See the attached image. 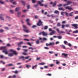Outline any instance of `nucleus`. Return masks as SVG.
<instances>
[{
	"label": "nucleus",
	"instance_id": "obj_1",
	"mask_svg": "<svg viewBox=\"0 0 78 78\" xmlns=\"http://www.w3.org/2000/svg\"><path fill=\"white\" fill-rule=\"evenodd\" d=\"M23 27L24 28V29H23L24 32H25L26 33H29V30H28V27L25 26L24 25H23Z\"/></svg>",
	"mask_w": 78,
	"mask_h": 78
},
{
	"label": "nucleus",
	"instance_id": "obj_2",
	"mask_svg": "<svg viewBox=\"0 0 78 78\" xmlns=\"http://www.w3.org/2000/svg\"><path fill=\"white\" fill-rule=\"evenodd\" d=\"M43 22L41 21V20H39V21L37 23V26H43Z\"/></svg>",
	"mask_w": 78,
	"mask_h": 78
},
{
	"label": "nucleus",
	"instance_id": "obj_3",
	"mask_svg": "<svg viewBox=\"0 0 78 78\" xmlns=\"http://www.w3.org/2000/svg\"><path fill=\"white\" fill-rule=\"evenodd\" d=\"M38 4H39L40 6H44L46 8L47 7V5H44V4H42V3H41V2L40 1H38Z\"/></svg>",
	"mask_w": 78,
	"mask_h": 78
},
{
	"label": "nucleus",
	"instance_id": "obj_4",
	"mask_svg": "<svg viewBox=\"0 0 78 78\" xmlns=\"http://www.w3.org/2000/svg\"><path fill=\"white\" fill-rule=\"evenodd\" d=\"M2 52L3 53H5V55H7V54H8V51L7 49H5L3 50L2 51Z\"/></svg>",
	"mask_w": 78,
	"mask_h": 78
},
{
	"label": "nucleus",
	"instance_id": "obj_5",
	"mask_svg": "<svg viewBox=\"0 0 78 78\" xmlns=\"http://www.w3.org/2000/svg\"><path fill=\"white\" fill-rule=\"evenodd\" d=\"M72 26L73 27H74L75 28V29H77V28H78V25L76 24H72Z\"/></svg>",
	"mask_w": 78,
	"mask_h": 78
},
{
	"label": "nucleus",
	"instance_id": "obj_6",
	"mask_svg": "<svg viewBox=\"0 0 78 78\" xmlns=\"http://www.w3.org/2000/svg\"><path fill=\"white\" fill-rule=\"evenodd\" d=\"M56 30L57 31L58 33H59L60 34H61L62 33H65V32L63 31H59V29H56Z\"/></svg>",
	"mask_w": 78,
	"mask_h": 78
},
{
	"label": "nucleus",
	"instance_id": "obj_7",
	"mask_svg": "<svg viewBox=\"0 0 78 78\" xmlns=\"http://www.w3.org/2000/svg\"><path fill=\"white\" fill-rule=\"evenodd\" d=\"M42 34L43 36H48V34H47V33H45V32L44 31L42 32Z\"/></svg>",
	"mask_w": 78,
	"mask_h": 78
},
{
	"label": "nucleus",
	"instance_id": "obj_8",
	"mask_svg": "<svg viewBox=\"0 0 78 78\" xmlns=\"http://www.w3.org/2000/svg\"><path fill=\"white\" fill-rule=\"evenodd\" d=\"M64 13H65L66 15V16L67 17H68V13H67L66 12H61V15H62V16H64Z\"/></svg>",
	"mask_w": 78,
	"mask_h": 78
},
{
	"label": "nucleus",
	"instance_id": "obj_9",
	"mask_svg": "<svg viewBox=\"0 0 78 78\" xmlns=\"http://www.w3.org/2000/svg\"><path fill=\"white\" fill-rule=\"evenodd\" d=\"M69 6H67L65 8L66 9H68V10H73V8L70 7L69 8Z\"/></svg>",
	"mask_w": 78,
	"mask_h": 78
},
{
	"label": "nucleus",
	"instance_id": "obj_10",
	"mask_svg": "<svg viewBox=\"0 0 78 78\" xmlns=\"http://www.w3.org/2000/svg\"><path fill=\"white\" fill-rule=\"evenodd\" d=\"M17 14L18 17H20V15H21V12H18L17 13Z\"/></svg>",
	"mask_w": 78,
	"mask_h": 78
},
{
	"label": "nucleus",
	"instance_id": "obj_11",
	"mask_svg": "<svg viewBox=\"0 0 78 78\" xmlns=\"http://www.w3.org/2000/svg\"><path fill=\"white\" fill-rule=\"evenodd\" d=\"M55 45V43L54 42L50 43L48 46H49V45Z\"/></svg>",
	"mask_w": 78,
	"mask_h": 78
},
{
	"label": "nucleus",
	"instance_id": "obj_12",
	"mask_svg": "<svg viewBox=\"0 0 78 78\" xmlns=\"http://www.w3.org/2000/svg\"><path fill=\"white\" fill-rule=\"evenodd\" d=\"M13 55H14V53H9L8 54L9 56L10 57H11V56H12Z\"/></svg>",
	"mask_w": 78,
	"mask_h": 78
},
{
	"label": "nucleus",
	"instance_id": "obj_13",
	"mask_svg": "<svg viewBox=\"0 0 78 78\" xmlns=\"http://www.w3.org/2000/svg\"><path fill=\"white\" fill-rule=\"evenodd\" d=\"M19 59H23V61H24V60H25V57L24 56H21V57H20L19 58Z\"/></svg>",
	"mask_w": 78,
	"mask_h": 78
},
{
	"label": "nucleus",
	"instance_id": "obj_14",
	"mask_svg": "<svg viewBox=\"0 0 78 78\" xmlns=\"http://www.w3.org/2000/svg\"><path fill=\"white\" fill-rule=\"evenodd\" d=\"M66 3H67V4H68V5H70V4L72 3V2L70 1H68L66 2Z\"/></svg>",
	"mask_w": 78,
	"mask_h": 78
},
{
	"label": "nucleus",
	"instance_id": "obj_15",
	"mask_svg": "<svg viewBox=\"0 0 78 78\" xmlns=\"http://www.w3.org/2000/svg\"><path fill=\"white\" fill-rule=\"evenodd\" d=\"M62 55H63V56H64L65 57H67V55H67V54H66L65 53H63L62 54Z\"/></svg>",
	"mask_w": 78,
	"mask_h": 78
},
{
	"label": "nucleus",
	"instance_id": "obj_16",
	"mask_svg": "<svg viewBox=\"0 0 78 78\" xmlns=\"http://www.w3.org/2000/svg\"><path fill=\"white\" fill-rule=\"evenodd\" d=\"M0 20H3V21L5 20V19L4 18H3V17L2 16H0Z\"/></svg>",
	"mask_w": 78,
	"mask_h": 78
},
{
	"label": "nucleus",
	"instance_id": "obj_17",
	"mask_svg": "<svg viewBox=\"0 0 78 78\" xmlns=\"http://www.w3.org/2000/svg\"><path fill=\"white\" fill-rule=\"evenodd\" d=\"M2 50H6V47L5 46L4 47H1Z\"/></svg>",
	"mask_w": 78,
	"mask_h": 78
},
{
	"label": "nucleus",
	"instance_id": "obj_18",
	"mask_svg": "<svg viewBox=\"0 0 78 78\" xmlns=\"http://www.w3.org/2000/svg\"><path fill=\"white\" fill-rule=\"evenodd\" d=\"M54 13L55 14H59V11H57V10H55V11L54 12Z\"/></svg>",
	"mask_w": 78,
	"mask_h": 78
},
{
	"label": "nucleus",
	"instance_id": "obj_19",
	"mask_svg": "<svg viewBox=\"0 0 78 78\" xmlns=\"http://www.w3.org/2000/svg\"><path fill=\"white\" fill-rule=\"evenodd\" d=\"M23 42L21 41L18 44V45H21L22 44H23Z\"/></svg>",
	"mask_w": 78,
	"mask_h": 78
},
{
	"label": "nucleus",
	"instance_id": "obj_20",
	"mask_svg": "<svg viewBox=\"0 0 78 78\" xmlns=\"http://www.w3.org/2000/svg\"><path fill=\"white\" fill-rule=\"evenodd\" d=\"M20 8L18 7V8H16V9L15 10L16 11H19V10H20Z\"/></svg>",
	"mask_w": 78,
	"mask_h": 78
},
{
	"label": "nucleus",
	"instance_id": "obj_21",
	"mask_svg": "<svg viewBox=\"0 0 78 78\" xmlns=\"http://www.w3.org/2000/svg\"><path fill=\"white\" fill-rule=\"evenodd\" d=\"M13 54H14L15 55H17L18 54V53H17V52H16V51H13Z\"/></svg>",
	"mask_w": 78,
	"mask_h": 78
},
{
	"label": "nucleus",
	"instance_id": "obj_22",
	"mask_svg": "<svg viewBox=\"0 0 78 78\" xmlns=\"http://www.w3.org/2000/svg\"><path fill=\"white\" fill-rule=\"evenodd\" d=\"M64 43L65 45H67V44H68V42H67V41H64Z\"/></svg>",
	"mask_w": 78,
	"mask_h": 78
},
{
	"label": "nucleus",
	"instance_id": "obj_23",
	"mask_svg": "<svg viewBox=\"0 0 78 78\" xmlns=\"http://www.w3.org/2000/svg\"><path fill=\"white\" fill-rule=\"evenodd\" d=\"M73 12H70L69 15V16H73Z\"/></svg>",
	"mask_w": 78,
	"mask_h": 78
},
{
	"label": "nucleus",
	"instance_id": "obj_24",
	"mask_svg": "<svg viewBox=\"0 0 78 78\" xmlns=\"http://www.w3.org/2000/svg\"><path fill=\"white\" fill-rule=\"evenodd\" d=\"M58 10H62V11H64V9H62V8H59Z\"/></svg>",
	"mask_w": 78,
	"mask_h": 78
},
{
	"label": "nucleus",
	"instance_id": "obj_25",
	"mask_svg": "<svg viewBox=\"0 0 78 78\" xmlns=\"http://www.w3.org/2000/svg\"><path fill=\"white\" fill-rule=\"evenodd\" d=\"M12 72L13 73H16V74H17L18 73V71L17 70H16L15 71H12Z\"/></svg>",
	"mask_w": 78,
	"mask_h": 78
},
{
	"label": "nucleus",
	"instance_id": "obj_26",
	"mask_svg": "<svg viewBox=\"0 0 78 78\" xmlns=\"http://www.w3.org/2000/svg\"><path fill=\"white\" fill-rule=\"evenodd\" d=\"M0 3H1V4H4L5 3V2H4L3 1L0 0Z\"/></svg>",
	"mask_w": 78,
	"mask_h": 78
},
{
	"label": "nucleus",
	"instance_id": "obj_27",
	"mask_svg": "<svg viewBox=\"0 0 78 78\" xmlns=\"http://www.w3.org/2000/svg\"><path fill=\"white\" fill-rule=\"evenodd\" d=\"M57 26L58 27H61V24H60V23H58L57 24Z\"/></svg>",
	"mask_w": 78,
	"mask_h": 78
},
{
	"label": "nucleus",
	"instance_id": "obj_28",
	"mask_svg": "<svg viewBox=\"0 0 78 78\" xmlns=\"http://www.w3.org/2000/svg\"><path fill=\"white\" fill-rule=\"evenodd\" d=\"M38 6V4L35 5L33 6V7L34 8H37Z\"/></svg>",
	"mask_w": 78,
	"mask_h": 78
},
{
	"label": "nucleus",
	"instance_id": "obj_29",
	"mask_svg": "<svg viewBox=\"0 0 78 78\" xmlns=\"http://www.w3.org/2000/svg\"><path fill=\"white\" fill-rule=\"evenodd\" d=\"M44 64H45V63L44 62H42V63H41L39 64V65H44Z\"/></svg>",
	"mask_w": 78,
	"mask_h": 78
},
{
	"label": "nucleus",
	"instance_id": "obj_30",
	"mask_svg": "<svg viewBox=\"0 0 78 78\" xmlns=\"http://www.w3.org/2000/svg\"><path fill=\"white\" fill-rule=\"evenodd\" d=\"M21 2H22L23 5L24 6H25V2L23 1H22Z\"/></svg>",
	"mask_w": 78,
	"mask_h": 78
},
{
	"label": "nucleus",
	"instance_id": "obj_31",
	"mask_svg": "<svg viewBox=\"0 0 78 78\" xmlns=\"http://www.w3.org/2000/svg\"><path fill=\"white\" fill-rule=\"evenodd\" d=\"M78 30H76V31H73V33H78Z\"/></svg>",
	"mask_w": 78,
	"mask_h": 78
},
{
	"label": "nucleus",
	"instance_id": "obj_32",
	"mask_svg": "<svg viewBox=\"0 0 78 78\" xmlns=\"http://www.w3.org/2000/svg\"><path fill=\"white\" fill-rule=\"evenodd\" d=\"M62 6V4H60L59 5H57V6L58 7H61Z\"/></svg>",
	"mask_w": 78,
	"mask_h": 78
},
{
	"label": "nucleus",
	"instance_id": "obj_33",
	"mask_svg": "<svg viewBox=\"0 0 78 78\" xmlns=\"http://www.w3.org/2000/svg\"><path fill=\"white\" fill-rule=\"evenodd\" d=\"M33 3H35L36 1L35 0H31Z\"/></svg>",
	"mask_w": 78,
	"mask_h": 78
},
{
	"label": "nucleus",
	"instance_id": "obj_34",
	"mask_svg": "<svg viewBox=\"0 0 78 78\" xmlns=\"http://www.w3.org/2000/svg\"><path fill=\"white\" fill-rule=\"evenodd\" d=\"M26 22H27V23L29 22H30V19H27L26 20Z\"/></svg>",
	"mask_w": 78,
	"mask_h": 78
},
{
	"label": "nucleus",
	"instance_id": "obj_35",
	"mask_svg": "<svg viewBox=\"0 0 78 78\" xmlns=\"http://www.w3.org/2000/svg\"><path fill=\"white\" fill-rule=\"evenodd\" d=\"M48 28V26H45L44 27V30H47Z\"/></svg>",
	"mask_w": 78,
	"mask_h": 78
},
{
	"label": "nucleus",
	"instance_id": "obj_36",
	"mask_svg": "<svg viewBox=\"0 0 78 78\" xmlns=\"http://www.w3.org/2000/svg\"><path fill=\"white\" fill-rule=\"evenodd\" d=\"M26 66V67H27V68H28V67H31V66L30 65H28L27 64Z\"/></svg>",
	"mask_w": 78,
	"mask_h": 78
},
{
	"label": "nucleus",
	"instance_id": "obj_37",
	"mask_svg": "<svg viewBox=\"0 0 78 78\" xmlns=\"http://www.w3.org/2000/svg\"><path fill=\"white\" fill-rule=\"evenodd\" d=\"M36 67H37V65H36L35 66H33L32 69H34Z\"/></svg>",
	"mask_w": 78,
	"mask_h": 78
},
{
	"label": "nucleus",
	"instance_id": "obj_38",
	"mask_svg": "<svg viewBox=\"0 0 78 78\" xmlns=\"http://www.w3.org/2000/svg\"><path fill=\"white\" fill-rule=\"evenodd\" d=\"M27 24L28 25H29V26H30V25H31V23H30V22H28L27 23Z\"/></svg>",
	"mask_w": 78,
	"mask_h": 78
},
{
	"label": "nucleus",
	"instance_id": "obj_39",
	"mask_svg": "<svg viewBox=\"0 0 78 78\" xmlns=\"http://www.w3.org/2000/svg\"><path fill=\"white\" fill-rule=\"evenodd\" d=\"M58 38L59 39H62V37L61 36H58Z\"/></svg>",
	"mask_w": 78,
	"mask_h": 78
},
{
	"label": "nucleus",
	"instance_id": "obj_40",
	"mask_svg": "<svg viewBox=\"0 0 78 78\" xmlns=\"http://www.w3.org/2000/svg\"><path fill=\"white\" fill-rule=\"evenodd\" d=\"M4 32V30L2 29L0 30V33H3Z\"/></svg>",
	"mask_w": 78,
	"mask_h": 78
},
{
	"label": "nucleus",
	"instance_id": "obj_41",
	"mask_svg": "<svg viewBox=\"0 0 78 78\" xmlns=\"http://www.w3.org/2000/svg\"><path fill=\"white\" fill-rule=\"evenodd\" d=\"M10 12L11 14H13L14 13V12L13 11V10H10Z\"/></svg>",
	"mask_w": 78,
	"mask_h": 78
},
{
	"label": "nucleus",
	"instance_id": "obj_42",
	"mask_svg": "<svg viewBox=\"0 0 78 78\" xmlns=\"http://www.w3.org/2000/svg\"><path fill=\"white\" fill-rule=\"evenodd\" d=\"M27 44H28L29 45H30V46H31V44L30 43L27 42Z\"/></svg>",
	"mask_w": 78,
	"mask_h": 78
},
{
	"label": "nucleus",
	"instance_id": "obj_43",
	"mask_svg": "<svg viewBox=\"0 0 78 78\" xmlns=\"http://www.w3.org/2000/svg\"><path fill=\"white\" fill-rule=\"evenodd\" d=\"M5 30H9V28L8 27H5Z\"/></svg>",
	"mask_w": 78,
	"mask_h": 78
},
{
	"label": "nucleus",
	"instance_id": "obj_44",
	"mask_svg": "<svg viewBox=\"0 0 78 78\" xmlns=\"http://www.w3.org/2000/svg\"><path fill=\"white\" fill-rule=\"evenodd\" d=\"M65 25H64L63 24H62V28L63 29L64 28V27H65Z\"/></svg>",
	"mask_w": 78,
	"mask_h": 78
},
{
	"label": "nucleus",
	"instance_id": "obj_45",
	"mask_svg": "<svg viewBox=\"0 0 78 78\" xmlns=\"http://www.w3.org/2000/svg\"><path fill=\"white\" fill-rule=\"evenodd\" d=\"M34 18L35 19H38V16L36 15L34 16Z\"/></svg>",
	"mask_w": 78,
	"mask_h": 78
},
{
	"label": "nucleus",
	"instance_id": "obj_46",
	"mask_svg": "<svg viewBox=\"0 0 78 78\" xmlns=\"http://www.w3.org/2000/svg\"><path fill=\"white\" fill-rule=\"evenodd\" d=\"M29 58H30V56H28L27 57H26L25 59H29Z\"/></svg>",
	"mask_w": 78,
	"mask_h": 78
},
{
	"label": "nucleus",
	"instance_id": "obj_47",
	"mask_svg": "<svg viewBox=\"0 0 78 78\" xmlns=\"http://www.w3.org/2000/svg\"><path fill=\"white\" fill-rule=\"evenodd\" d=\"M56 3L55 2V3H54L53 5V7H55V6H56Z\"/></svg>",
	"mask_w": 78,
	"mask_h": 78
},
{
	"label": "nucleus",
	"instance_id": "obj_48",
	"mask_svg": "<svg viewBox=\"0 0 78 78\" xmlns=\"http://www.w3.org/2000/svg\"><path fill=\"white\" fill-rule=\"evenodd\" d=\"M30 5H28L27 6V9H30Z\"/></svg>",
	"mask_w": 78,
	"mask_h": 78
},
{
	"label": "nucleus",
	"instance_id": "obj_49",
	"mask_svg": "<svg viewBox=\"0 0 78 78\" xmlns=\"http://www.w3.org/2000/svg\"><path fill=\"white\" fill-rule=\"evenodd\" d=\"M10 51L11 52H14V51H13V49H10Z\"/></svg>",
	"mask_w": 78,
	"mask_h": 78
},
{
	"label": "nucleus",
	"instance_id": "obj_50",
	"mask_svg": "<svg viewBox=\"0 0 78 78\" xmlns=\"http://www.w3.org/2000/svg\"><path fill=\"white\" fill-rule=\"evenodd\" d=\"M24 41H30V40H29V39H24Z\"/></svg>",
	"mask_w": 78,
	"mask_h": 78
},
{
	"label": "nucleus",
	"instance_id": "obj_51",
	"mask_svg": "<svg viewBox=\"0 0 78 78\" xmlns=\"http://www.w3.org/2000/svg\"><path fill=\"white\" fill-rule=\"evenodd\" d=\"M49 53L50 54H52V53H53V51H49Z\"/></svg>",
	"mask_w": 78,
	"mask_h": 78
},
{
	"label": "nucleus",
	"instance_id": "obj_52",
	"mask_svg": "<svg viewBox=\"0 0 78 78\" xmlns=\"http://www.w3.org/2000/svg\"><path fill=\"white\" fill-rule=\"evenodd\" d=\"M29 49H31V50H34V48H32V47H29Z\"/></svg>",
	"mask_w": 78,
	"mask_h": 78
},
{
	"label": "nucleus",
	"instance_id": "obj_53",
	"mask_svg": "<svg viewBox=\"0 0 78 78\" xmlns=\"http://www.w3.org/2000/svg\"><path fill=\"white\" fill-rule=\"evenodd\" d=\"M23 54L24 55H27V53H25V52L23 53Z\"/></svg>",
	"mask_w": 78,
	"mask_h": 78
},
{
	"label": "nucleus",
	"instance_id": "obj_54",
	"mask_svg": "<svg viewBox=\"0 0 78 78\" xmlns=\"http://www.w3.org/2000/svg\"><path fill=\"white\" fill-rule=\"evenodd\" d=\"M39 59H40V57L39 58H38V56H37V57L36 60H39Z\"/></svg>",
	"mask_w": 78,
	"mask_h": 78
},
{
	"label": "nucleus",
	"instance_id": "obj_55",
	"mask_svg": "<svg viewBox=\"0 0 78 78\" xmlns=\"http://www.w3.org/2000/svg\"><path fill=\"white\" fill-rule=\"evenodd\" d=\"M61 46L62 47H63V48H64V49L65 48H66V47H65V46H64V45H62Z\"/></svg>",
	"mask_w": 78,
	"mask_h": 78
},
{
	"label": "nucleus",
	"instance_id": "obj_56",
	"mask_svg": "<svg viewBox=\"0 0 78 78\" xmlns=\"http://www.w3.org/2000/svg\"><path fill=\"white\" fill-rule=\"evenodd\" d=\"M13 5H16V2L14 1V2H13Z\"/></svg>",
	"mask_w": 78,
	"mask_h": 78
},
{
	"label": "nucleus",
	"instance_id": "obj_57",
	"mask_svg": "<svg viewBox=\"0 0 78 78\" xmlns=\"http://www.w3.org/2000/svg\"><path fill=\"white\" fill-rule=\"evenodd\" d=\"M43 41H47V39L45 38H44L43 39Z\"/></svg>",
	"mask_w": 78,
	"mask_h": 78
},
{
	"label": "nucleus",
	"instance_id": "obj_58",
	"mask_svg": "<svg viewBox=\"0 0 78 78\" xmlns=\"http://www.w3.org/2000/svg\"><path fill=\"white\" fill-rule=\"evenodd\" d=\"M66 23V22L65 21H64L62 22V23L63 24L64 23Z\"/></svg>",
	"mask_w": 78,
	"mask_h": 78
},
{
	"label": "nucleus",
	"instance_id": "obj_59",
	"mask_svg": "<svg viewBox=\"0 0 78 78\" xmlns=\"http://www.w3.org/2000/svg\"><path fill=\"white\" fill-rule=\"evenodd\" d=\"M4 57V56H3V55H2L0 56V58H1V59H2V58H3Z\"/></svg>",
	"mask_w": 78,
	"mask_h": 78
},
{
	"label": "nucleus",
	"instance_id": "obj_60",
	"mask_svg": "<svg viewBox=\"0 0 78 78\" xmlns=\"http://www.w3.org/2000/svg\"><path fill=\"white\" fill-rule=\"evenodd\" d=\"M36 43L37 44H39V41L38 40L36 42Z\"/></svg>",
	"mask_w": 78,
	"mask_h": 78
},
{
	"label": "nucleus",
	"instance_id": "obj_61",
	"mask_svg": "<svg viewBox=\"0 0 78 78\" xmlns=\"http://www.w3.org/2000/svg\"><path fill=\"white\" fill-rule=\"evenodd\" d=\"M36 25H34L32 26L33 28H36Z\"/></svg>",
	"mask_w": 78,
	"mask_h": 78
},
{
	"label": "nucleus",
	"instance_id": "obj_62",
	"mask_svg": "<svg viewBox=\"0 0 78 78\" xmlns=\"http://www.w3.org/2000/svg\"><path fill=\"white\" fill-rule=\"evenodd\" d=\"M56 61L57 62H56V63L57 64H58L59 63V62H58L57 60H56Z\"/></svg>",
	"mask_w": 78,
	"mask_h": 78
},
{
	"label": "nucleus",
	"instance_id": "obj_63",
	"mask_svg": "<svg viewBox=\"0 0 78 78\" xmlns=\"http://www.w3.org/2000/svg\"><path fill=\"white\" fill-rule=\"evenodd\" d=\"M4 70H5V68H3L2 69V71H4Z\"/></svg>",
	"mask_w": 78,
	"mask_h": 78
},
{
	"label": "nucleus",
	"instance_id": "obj_64",
	"mask_svg": "<svg viewBox=\"0 0 78 78\" xmlns=\"http://www.w3.org/2000/svg\"><path fill=\"white\" fill-rule=\"evenodd\" d=\"M68 45L69 47H71V46H72V44H70V43H69L68 44Z\"/></svg>",
	"mask_w": 78,
	"mask_h": 78
}]
</instances>
